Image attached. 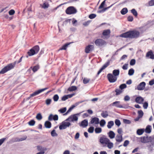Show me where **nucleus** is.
I'll return each instance as SVG.
<instances>
[{"instance_id":"obj_14","label":"nucleus","mask_w":154,"mask_h":154,"mask_svg":"<svg viewBox=\"0 0 154 154\" xmlns=\"http://www.w3.org/2000/svg\"><path fill=\"white\" fill-rule=\"evenodd\" d=\"M146 83L144 82L140 83L137 87V89L139 90H142L144 89Z\"/></svg>"},{"instance_id":"obj_55","label":"nucleus","mask_w":154,"mask_h":154,"mask_svg":"<svg viewBox=\"0 0 154 154\" xmlns=\"http://www.w3.org/2000/svg\"><path fill=\"white\" fill-rule=\"evenodd\" d=\"M51 101V99H48L46 100V103L47 104V105H48L50 104Z\"/></svg>"},{"instance_id":"obj_28","label":"nucleus","mask_w":154,"mask_h":154,"mask_svg":"<svg viewBox=\"0 0 154 154\" xmlns=\"http://www.w3.org/2000/svg\"><path fill=\"white\" fill-rule=\"evenodd\" d=\"M112 73L113 75L116 77L119 74V71L118 69L114 70L113 71Z\"/></svg>"},{"instance_id":"obj_43","label":"nucleus","mask_w":154,"mask_h":154,"mask_svg":"<svg viewBox=\"0 0 154 154\" xmlns=\"http://www.w3.org/2000/svg\"><path fill=\"white\" fill-rule=\"evenodd\" d=\"M101 115L104 118L107 117L108 116V114L106 112H103Z\"/></svg>"},{"instance_id":"obj_11","label":"nucleus","mask_w":154,"mask_h":154,"mask_svg":"<svg viewBox=\"0 0 154 154\" xmlns=\"http://www.w3.org/2000/svg\"><path fill=\"white\" fill-rule=\"evenodd\" d=\"M94 48V46L92 45H89L87 46L85 49V52L86 53H88L92 51Z\"/></svg>"},{"instance_id":"obj_34","label":"nucleus","mask_w":154,"mask_h":154,"mask_svg":"<svg viewBox=\"0 0 154 154\" xmlns=\"http://www.w3.org/2000/svg\"><path fill=\"white\" fill-rule=\"evenodd\" d=\"M131 11L134 16L136 17L138 15L135 9H133L131 10Z\"/></svg>"},{"instance_id":"obj_35","label":"nucleus","mask_w":154,"mask_h":154,"mask_svg":"<svg viewBox=\"0 0 154 154\" xmlns=\"http://www.w3.org/2000/svg\"><path fill=\"white\" fill-rule=\"evenodd\" d=\"M42 116L40 113H38L37 114L36 116V119L39 120H41L42 119Z\"/></svg>"},{"instance_id":"obj_41","label":"nucleus","mask_w":154,"mask_h":154,"mask_svg":"<svg viewBox=\"0 0 154 154\" xmlns=\"http://www.w3.org/2000/svg\"><path fill=\"white\" fill-rule=\"evenodd\" d=\"M35 123V122L34 120H30L29 122H28V124L30 126H33L34 125Z\"/></svg>"},{"instance_id":"obj_21","label":"nucleus","mask_w":154,"mask_h":154,"mask_svg":"<svg viewBox=\"0 0 154 154\" xmlns=\"http://www.w3.org/2000/svg\"><path fill=\"white\" fill-rule=\"evenodd\" d=\"M151 126L150 125H147L145 129V132L146 133H150L151 132Z\"/></svg>"},{"instance_id":"obj_62","label":"nucleus","mask_w":154,"mask_h":154,"mask_svg":"<svg viewBox=\"0 0 154 154\" xmlns=\"http://www.w3.org/2000/svg\"><path fill=\"white\" fill-rule=\"evenodd\" d=\"M130 99V97L128 95L126 96L124 98V100L125 101H128Z\"/></svg>"},{"instance_id":"obj_54","label":"nucleus","mask_w":154,"mask_h":154,"mask_svg":"<svg viewBox=\"0 0 154 154\" xmlns=\"http://www.w3.org/2000/svg\"><path fill=\"white\" fill-rule=\"evenodd\" d=\"M75 107V106L74 105H72L68 110V111L66 112L64 114V115H65L67 114L69 112H70Z\"/></svg>"},{"instance_id":"obj_50","label":"nucleus","mask_w":154,"mask_h":154,"mask_svg":"<svg viewBox=\"0 0 154 154\" xmlns=\"http://www.w3.org/2000/svg\"><path fill=\"white\" fill-rule=\"evenodd\" d=\"M138 116L139 118L141 117L143 115V113L142 110L138 111Z\"/></svg>"},{"instance_id":"obj_59","label":"nucleus","mask_w":154,"mask_h":154,"mask_svg":"<svg viewBox=\"0 0 154 154\" xmlns=\"http://www.w3.org/2000/svg\"><path fill=\"white\" fill-rule=\"evenodd\" d=\"M148 106V103L146 102H145L143 104V107L145 109H146Z\"/></svg>"},{"instance_id":"obj_60","label":"nucleus","mask_w":154,"mask_h":154,"mask_svg":"<svg viewBox=\"0 0 154 154\" xmlns=\"http://www.w3.org/2000/svg\"><path fill=\"white\" fill-rule=\"evenodd\" d=\"M123 121L124 123L126 124H130L131 123V122L130 120L126 119H124Z\"/></svg>"},{"instance_id":"obj_25","label":"nucleus","mask_w":154,"mask_h":154,"mask_svg":"<svg viewBox=\"0 0 154 154\" xmlns=\"http://www.w3.org/2000/svg\"><path fill=\"white\" fill-rule=\"evenodd\" d=\"M110 33V30L109 29H107L103 31V35L104 36H107L109 35Z\"/></svg>"},{"instance_id":"obj_42","label":"nucleus","mask_w":154,"mask_h":154,"mask_svg":"<svg viewBox=\"0 0 154 154\" xmlns=\"http://www.w3.org/2000/svg\"><path fill=\"white\" fill-rule=\"evenodd\" d=\"M90 81V79L87 78H84L83 80V82L84 84H86L88 83Z\"/></svg>"},{"instance_id":"obj_36","label":"nucleus","mask_w":154,"mask_h":154,"mask_svg":"<svg viewBox=\"0 0 154 154\" xmlns=\"http://www.w3.org/2000/svg\"><path fill=\"white\" fill-rule=\"evenodd\" d=\"M134 70L133 69H131L128 71V74L130 76L134 74Z\"/></svg>"},{"instance_id":"obj_53","label":"nucleus","mask_w":154,"mask_h":154,"mask_svg":"<svg viewBox=\"0 0 154 154\" xmlns=\"http://www.w3.org/2000/svg\"><path fill=\"white\" fill-rule=\"evenodd\" d=\"M127 87L126 85L125 84H123L121 85L119 87L121 89H123Z\"/></svg>"},{"instance_id":"obj_4","label":"nucleus","mask_w":154,"mask_h":154,"mask_svg":"<svg viewBox=\"0 0 154 154\" xmlns=\"http://www.w3.org/2000/svg\"><path fill=\"white\" fill-rule=\"evenodd\" d=\"M66 119L62 122L61 124L60 125L59 128L60 130L64 129L69 127L71 125L70 123L67 122Z\"/></svg>"},{"instance_id":"obj_23","label":"nucleus","mask_w":154,"mask_h":154,"mask_svg":"<svg viewBox=\"0 0 154 154\" xmlns=\"http://www.w3.org/2000/svg\"><path fill=\"white\" fill-rule=\"evenodd\" d=\"M11 68H3L0 71V74H3L8 71L10 70Z\"/></svg>"},{"instance_id":"obj_13","label":"nucleus","mask_w":154,"mask_h":154,"mask_svg":"<svg viewBox=\"0 0 154 154\" xmlns=\"http://www.w3.org/2000/svg\"><path fill=\"white\" fill-rule=\"evenodd\" d=\"M90 123L94 125L98 124L99 123V119L97 117L92 118Z\"/></svg>"},{"instance_id":"obj_12","label":"nucleus","mask_w":154,"mask_h":154,"mask_svg":"<svg viewBox=\"0 0 154 154\" xmlns=\"http://www.w3.org/2000/svg\"><path fill=\"white\" fill-rule=\"evenodd\" d=\"M47 89V88H44L43 89H42L40 90H39L37 91H36L34 92L33 94H31L29 98H30L31 97H34L35 96L40 93L43 92L45 90Z\"/></svg>"},{"instance_id":"obj_31","label":"nucleus","mask_w":154,"mask_h":154,"mask_svg":"<svg viewBox=\"0 0 154 154\" xmlns=\"http://www.w3.org/2000/svg\"><path fill=\"white\" fill-rule=\"evenodd\" d=\"M128 11L127 9L126 8H124L122 10L121 13L122 14L125 15L128 12Z\"/></svg>"},{"instance_id":"obj_56","label":"nucleus","mask_w":154,"mask_h":154,"mask_svg":"<svg viewBox=\"0 0 154 154\" xmlns=\"http://www.w3.org/2000/svg\"><path fill=\"white\" fill-rule=\"evenodd\" d=\"M149 5L150 6L154 5V0H151L149 2Z\"/></svg>"},{"instance_id":"obj_63","label":"nucleus","mask_w":154,"mask_h":154,"mask_svg":"<svg viewBox=\"0 0 154 154\" xmlns=\"http://www.w3.org/2000/svg\"><path fill=\"white\" fill-rule=\"evenodd\" d=\"M109 62H107L102 67H107L109 65Z\"/></svg>"},{"instance_id":"obj_57","label":"nucleus","mask_w":154,"mask_h":154,"mask_svg":"<svg viewBox=\"0 0 154 154\" xmlns=\"http://www.w3.org/2000/svg\"><path fill=\"white\" fill-rule=\"evenodd\" d=\"M15 11L14 10H11L9 11V14L10 15H13L15 13Z\"/></svg>"},{"instance_id":"obj_39","label":"nucleus","mask_w":154,"mask_h":154,"mask_svg":"<svg viewBox=\"0 0 154 154\" xmlns=\"http://www.w3.org/2000/svg\"><path fill=\"white\" fill-rule=\"evenodd\" d=\"M4 16L5 18L8 20H11L13 19V17H9L8 14L4 15Z\"/></svg>"},{"instance_id":"obj_30","label":"nucleus","mask_w":154,"mask_h":154,"mask_svg":"<svg viewBox=\"0 0 154 154\" xmlns=\"http://www.w3.org/2000/svg\"><path fill=\"white\" fill-rule=\"evenodd\" d=\"M114 122L112 121H110L108 123L107 127L108 128H110L114 125Z\"/></svg>"},{"instance_id":"obj_1","label":"nucleus","mask_w":154,"mask_h":154,"mask_svg":"<svg viewBox=\"0 0 154 154\" xmlns=\"http://www.w3.org/2000/svg\"><path fill=\"white\" fill-rule=\"evenodd\" d=\"M140 34V32L138 31L131 30L121 34L120 37L125 38H137L139 37Z\"/></svg>"},{"instance_id":"obj_9","label":"nucleus","mask_w":154,"mask_h":154,"mask_svg":"<svg viewBox=\"0 0 154 154\" xmlns=\"http://www.w3.org/2000/svg\"><path fill=\"white\" fill-rule=\"evenodd\" d=\"M23 56H22L18 61H15L13 63H11L4 67H14L16 63H18L21 62Z\"/></svg>"},{"instance_id":"obj_37","label":"nucleus","mask_w":154,"mask_h":154,"mask_svg":"<svg viewBox=\"0 0 154 154\" xmlns=\"http://www.w3.org/2000/svg\"><path fill=\"white\" fill-rule=\"evenodd\" d=\"M51 135L52 137H56L57 135V134L56 133L55 130H53L51 132Z\"/></svg>"},{"instance_id":"obj_27","label":"nucleus","mask_w":154,"mask_h":154,"mask_svg":"<svg viewBox=\"0 0 154 154\" xmlns=\"http://www.w3.org/2000/svg\"><path fill=\"white\" fill-rule=\"evenodd\" d=\"M144 131V129H139L137 131V134L139 135H142Z\"/></svg>"},{"instance_id":"obj_7","label":"nucleus","mask_w":154,"mask_h":154,"mask_svg":"<svg viewBox=\"0 0 154 154\" xmlns=\"http://www.w3.org/2000/svg\"><path fill=\"white\" fill-rule=\"evenodd\" d=\"M95 43L97 46H101L105 44L106 43L104 40L102 39H98L95 40Z\"/></svg>"},{"instance_id":"obj_18","label":"nucleus","mask_w":154,"mask_h":154,"mask_svg":"<svg viewBox=\"0 0 154 154\" xmlns=\"http://www.w3.org/2000/svg\"><path fill=\"white\" fill-rule=\"evenodd\" d=\"M71 43H67L63 45L62 47L60 48L58 51H59L62 50H66L68 46Z\"/></svg>"},{"instance_id":"obj_10","label":"nucleus","mask_w":154,"mask_h":154,"mask_svg":"<svg viewBox=\"0 0 154 154\" xmlns=\"http://www.w3.org/2000/svg\"><path fill=\"white\" fill-rule=\"evenodd\" d=\"M148 142H150L152 143H154V137H147L144 138L143 142L146 143Z\"/></svg>"},{"instance_id":"obj_6","label":"nucleus","mask_w":154,"mask_h":154,"mask_svg":"<svg viewBox=\"0 0 154 154\" xmlns=\"http://www.w3.org/2000/svg\"><path fill=\"white\" fill-rule=\"evenodd\" d=\"M107 77L110 82H114L117 80V77L112 74H108Z\"/></svg>"},{"instance_id":"obj_44","label":"nucleus","mask_w":154,"mask_h":154,"mask_svg":"<svg viewBox=\"0 0 154 154\" xmlns=\"http://www.w3.org/2000/svg\"><path fill=\"white\" fill-rule=\"evenodd\" d=\"M97 15L96 14H90L89 16V18L90 19H93L95 18Z\"/></svg>"},{"instance_id":"obj_51","label":"nucleus","mask_w":154,"mask_h":154,"mask_svg":"<svg viewBox=\"0 0 154 154\" xmlns=\"http://www.w3.org/2000/svg\"><path fill=\"white\" fill-rule=\"evenodd\" d=\"M26 137H26V136H24L23 137H22L21 138H20L18 139L17 140V141H21L24 140H25L26 139Z\"/></svg>"},{"instance_id":"obj_3","label":"nucleus","mask_w":154,"mask_h":154,"mask_svg":"<svg viewBox=\"0 0 154 154\" xmlns=\"http://www.w3.org/2000/svg\"><path fill=\"white\" fill-rule=\"evenodd\" d=\"M65 12L67 14L70 15L75 14L77 12V11L74 7L69 6L66 8Z\"/></svg>"},{"instance_id":"obj_16","label":"nucleus","mask_w":154,"mask_h":154,"mask_svg":"<svg viewBox=\"0 0 154 154\" xmlns=\"http://www.w3.org/2000/svg\"><path fill=\"white\" fill-rule=\"evenodd\" d=\"M111 105L113 106H115L117 107L122 108L123 107L120 104V102L116 101L112 103Z\"/></svg>"},{"instance_id":"obj_47","label":"nucleus","mask_w":154,"mask_h":154,"mask_svg":"<svg viewBox=\"0 0 154 154\" xmlns=\"http://www.w3.org/2000/svg\"><path fill=\"white\" fill-rule=\"evenodd\" d=\"M136 63V60L134 59H132L131 60L130 62V64L131 66H133Z\"/></svg>"},{"instance_id":"obj_33","label":"nucleus","mask_w":154,"mask_h":154,"mask_svg":"<svg viewBox=\"0 0 154 154\" xmlns=\"http://www.w3.org/2000/svg\"><path fill=\"white\" fill-rule=\"evenodd\" d=\"M99 122L100 126L102 127H103L106 123L105 120L103 119L101 120Z\"/></svg>"},{"instance_id":"obj_22","label":"nucleus","mask_w":154,"mask_h":154,"mask_svg":"<svg viewBox=\"0 0 154 154\" xmlns=\"http://www.w3.org/2000/svg\"><path fill=\"white\" fill-rule=\"evenodd\" d=\"M40 6L42 8L45 9L48 8L49 7V5L48 3L45 2L42 5H41Z\"/></svg>"},{"instance_id":"obj_29","label":"nucleus","mask_w":154,"mask_h":154,"mask_svg":"<svg viewBox=\"0 0 154 154\" xmlns=\"http://www.w3.org/2000/svg\"><path fill=\"white\" fill-rule=\"evenodd\" d=\"M45 127L47 128H50L51 127V123L49 121H46L45 124Z\"/></svg>"},{"instance_id":"obj_20","label":"nucleus","mask_w":154,"mask_h":154,"mask_svg":"<svg viewBox=\"0 0 154 154\" xmlns=\"http://www.w3.org/2000/svg\"><path fill=\"white\" fill-rule=\"evenodd\" d=\"M108 134L109 137L111 139L114 138L115 135V133L112 131H110L108 133Z\"/></svg>"},{"instance_id":"obj_46","label":"nucleus","mask_w":154,"mask_h":154,"mask_svg":"<svg viewBox=\"0 0 154 154\" xmlns=\"http://www.w3.org/2000/svg\"><path fill=\"white\" fill-rule=\"evenodd\" d=\"M105 2L106 1L105 0H104L102 2V3H101V4H100V5L99 7V9H100L103 8L105 3Z\"/></svg>"},{"instance_id":"obj_2","label":"nucleus","mask_w":154,"mask_h":154,"mask_svg":"<svg viewBox=\"0 0 154 154\" xmlns=\"http://www.w3.org/2000/svg\"><path fill=\"white\" fill-rule=\"evenodd\" d=\"M39 50V47L38 45H36L30 49L28 52L29 56H32L37 54Z\"/></svg>"},{"instance_id":"obj_15","label":"nucleus","mask_w":154,"mask_h":154,"mask_svg":"<svg viewBox=\"0 0 154 154\" xmlns=\"http://www.w3.org/2000/svg\"><path fill=\"white\" fill-rule=\"evenodd\" d=\"M109 140L105 137H101L100 140V142L102 144H106L109 142Z\"/></svg>"},{"instance_id":"obj_26","label":"nucleus","mask_w":154,"mask_h":154,"mask_svg":"<svg viewBox=\"0 0 154 154\" xmlns=\"http://www.w3.org/2000/svg\"><path fill=\"white\" fill-rule=\"evenodd\" d=\"M107 145V147L109 149H112L113 146V144L112 143L110 142V140L109 141V142L106 144Z\"/></svg>"},{"instance_id":"obj_8","label":"nucleus","mask_w":154,"mask_h":154,"mask_svg":"<svg viewBox=\"0 0 154 154\" xmlns=\"http://www.w3.org/2000/svg\"><path fill=\"white\" fill-rule=\"evenodd\" d=\"M145 57L147 59H154V54L152 51V50H150L147 52L146 53Z\"/></svg>"},{"instance_id":"obj_52","label":"nucleus","mask_w":154,"mask_h":154,"mask_svg":"<svg viewBox=\"0 0 154 154\" xmlns=\"http://www.w3.org/2000/svg\"><path fill=\"white\" fill-rule=\"evenodd\" d=\"M115 123L116 125L118 126H119L121 125L120 122V120L118 119L116 120L115 121Z\"/></svg>"},{"instance_id":"obj_61","label":"nucleus","mask_w":154,"mask_h":154,"mask_svg":"<svg viewBox=\"0 0 154 154\" xmlns=\"http://www.w3.org/2000/svg\"><path fill=\"white\" fill-rule=\"evenodd\" d=\"M54 116L52 114H50L48 118V119L50 121H51L53 119Z\"/></svg>"},{"instance_id":"obj_17","label":"nucleus","mask_w":154,"mask_h":154,"mask_svg":"<svg viewBox=\"0 0 154 154\" xmlns=\"http://www.w3.org/2000/svg\"><path fill=\"white\" fill-rule=\"evenodd\" d=\"M88 121L87 120L85 119L82 121L80 124V126L83 128H85L88 125Z\"/></svg>"},{"instance_id":"obj_64","label":"nucleus","mask_w":154,"mask_h":154,"mask_svg":"<svg viewBox=\"0 0 154 154\" xmlns=\"http://www.w3.org/2000/svg\"><path fill=\"white\" fill-rule=\"evenodd\" d=\"M129 142L128 140H125L123 146H127L129 144Z\"/></svg>"},{"instance_id":"obj_32","label":"nucleus","mask_w":154,"mask_h":154,"mask_svg":"<svg viewBox=\"0 0 154 154\" xmlns=\"http://www.w3.org/2000/svg\"><path fill=\"white\" fill-rule=\"evenodd\" d=\"M77 88L76 86H72L69 88L68 89V90L70 91H72L76 90Z\"/></svg>"},{"instance_id":"obj_38","label":"nucleus","mask_w":154,"mask_h":154,"mask_svg":"<svg viewBox=\"0 0 154 154\" xmlns=\"http://www.w3.org/2000/svg\"><path fill=\"white\" fill-rule=\"evenodd\" d=\"M102 131V129L100 128H97L95 129V131L96 133H99Z\"/></svg>"},{"instance_id":"obj_5","label":"nucleus","mask_w":154,"mask_h":154,"mask_svg":"<svg viewBox=\"0 0 154 154\" xmlns=\"http://www.w3.org/2000/svg\"><path fill=\"white\" fill-rule=\"evenodd\" d=\"M79 115V114H76L71 115L66 119V120L69 122H72L77 121Z\"/></svg>"},{"instance_id":"obj_24","label":"nucleus","mask_w":154,"mask_h":154,"mask_svg":"<svg viewBox=\"0 0 154 154\" xmlns=\"http://www.w3.org/2000/svg\"><path fill=\"white\" fill-rule=\"evenodd\" d=\"M116 140L118 142H121L122 140V136L120 135H117L116 137Z\"/></svg>"},{"instance_id":"obj_19","label":"nucleus","mask_w":154,"mask_h":154,"mask_svg":"<svg viewBox=\"0 0 154 154\" xmlns=\"http://www.w3.org/2000/svg\"><path fill=\"white\" fill-rule=\"evenodd\" d=\"M144 100V99L143 98L141 97H137L135 99L136 102L140 104L142 103Z\"/></svg>"},{"instance_id":"obj_45","label":"nucleus","mask_w":154,"mask_h":154,"mask_svg":"<svg viewBox=\"0 0 154 154\" xmlns=\"http://www.w3.org/2000/svg\"><path fill=\"white\" fill-rule=\"evenodd\" d=\"M94 127H91L88 128V131L90 133H92L94 132Z\"/></svg>"},{"instance_id":"obj_48","label":"nucleus","mask_w":154,"mask_h":154,"mask_svg":"<svg viewBox=\"0 0 154 154\" xmlns=\"http://www.w3.org/2000/svg\"><path fill=\"white\" fill-rule=\"evenodd\" d=\"M66 107H64L59 109L58 111L61 113H64L66 111Z\"/></svg>"},{"instance_id":"obj_58","label":"nucleus","mask_w":154,"mask_h":154,"mask_svg":"<svg viewBox=\"0 0 154 154\" xmlns=\"http://www.w3.org/2000/svg\"><path fill=\"white\" fill-rule=\"evenodd\" d=\"M68 98L67 95H65L62 97L61 100L63 101H65Z\"/></svg>"},{"instance_id":"obj_40","label":"nucleus","mask_w":154,"mask_h":154,"mask_svg":"<svg viewBox=\"0 0 154 154\" xmlns=\"http://www.w3.org/2000/svg\"><path fill=\"white\" fill-rule=\"evenodd\" d=\"M59 98V97L57 94L55 95L53 97V99L54 101L56 102L57 101Z\"/></svg>"},{"instance_id":"obj_49","label":"nucleus","mask_w":154,"mask_h":154,"mask_svg":"<svg viewBox=\"0 0 154 154\" xmlns=\"http://www.w3.org/2000/svg\"><path fill=\"white\" fill-rule=\"evenodd\" d=\"M133 17L132 16H129L127 17V20L128 21L132 22L133 20Z\"/></svg>"}]
</instances>
